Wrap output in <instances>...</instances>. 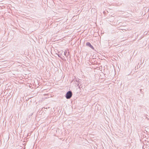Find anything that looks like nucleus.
<instances>
[{
  "label": "nucleus",
  "instance_id": "nucleus-1",
  "mask_svg": "<svg viewBox=\"0 0 149 149\" xmlns=\"http://www.w3.org/2000/svg\"><path fill=\"white\" fill-rule=\"evenodd\" d=\"M72 93L71 91H69L67 92L65 95V97L67 99H70L72 97Z\"/></svg>",
  "mask_w": 149,
  "mask_h": 149
},
{
  "label": "nucleus",
  "instance_id": "nucleus-2",
  "mask_svg": "<svg viewBox=\"0 0 149 149\" xmlns=\"http://www.w3.org/2000/svg\"><path fill=\"white\" fill-rule=\"evenodd\" d=\"M82 82L83 81L80 79L79 81H78V82H77V83L76 84V85H77V86H79V88L82 87V86L81 87V86L82 85Z\"/></svg>",
  "mask_w": 149,
  "mask_h": 149
},
{
  "label": "nucleus",
  "instance_id": "nucleus-4",
  "mask_svg": "<svg viewBox=\"0 0 149 149\" xmlns=\"http://www.w3.org/2000/svg\"><path fill=\"white\" fill-rule=\"evenodd\" d=\"M65 55L67 57L68 55L69 52H67V51L65 50L64 52Z\"/></svg>",
  "mask_w": 149,
  "mask_h": 149
},
{
  "label": "nucleus",
  "instance_id": "nucleus-3",
  "mask_svg": "<svg viewBox=\"0 0 149 149\" xmlns=\"http://www.w3.org/2000/svg\"><path fill=\"white\" fill-rule=\"evenodd\" d=\"M86 45L87 46H89L92 49H94V48L93 46L89 42H87L86 43Z\"/></svg>",
  "mask_w": 149,
  "mask_h": 149
},
{
  "label": "nucleus",
  "instance_id": "nucleus-6",
  "mask_svg": "<svg viewBox=\"0 0 149 149\" xmlns=\"http://www.w3.org/2000/svg\"><path fill=\"white\" fill-rule=\"evenodd\" d=\"M140 91L141 93H143V91H142V89H140Z\"/></svg>",
  "mask_w": 149,
  "mask_h": 149
},
{
  "label": "nucleus",
  "instance_id": "nucleus-5",
  "mask_svg": "<svg viewBox=\"0 0 149 149\" xmlns=\"http://www.w3.org/2000/svg\"><path fill=\"white\" fill-rule=\"evenodd\" d=\"M80 79H75V81L76 82L75 83V84H76L77 83V82H78V81H79Z\"/></svg>",
  "mask_w": 149,
  "mask_h": 149
}]
</instances>
